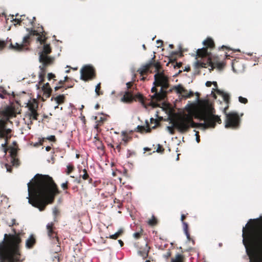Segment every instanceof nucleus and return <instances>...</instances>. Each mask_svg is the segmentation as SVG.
<instances>
[{"mask_svg": "<svg viewBox=\"0 0 262 262\" xmlns=\"http://www.w3.org/2000/svg\"><path fill=\"white\" fill-rule=\"evenodd\" d=\"M27 185L29 204L41 211L52 204L55 196L60 193L53 178L48 175L36 174Z\"/></svg>", "mask_w": 262, "mask_h": 262, "instance_id": "1", "label": "nucleus"}, {"mask_svg": "<svg viewBox=\"0 0 262 262\" xmlns=\"http://www.w3.org/2000/svg\"><path fill=\"white\" fill-rule=\"evenodd\" d=\"M242 232L243 243L250 262H262V223L250 219Z\"/></svg>", "mask_w": 262, "mask_h": 262, "instance_id": "2", "label": "nucleus"}, {"mask_svg": "<svg viewBox=\"0 0 262 262\" xmlns=\"http://www.w3.org/2000/svg\"><path fill=\"white\" fill-rule=\"evenodd\" d=\"M215 110L212 107H210L208 112L202 113L200 119L204 120V122L202 123H196L193 120V118L190 116L185 115L181 116L177 118L173 122V127L182 133L187 132L190 127H197L202 126L205 128L215 127L216 123L221 124L222 120L219 116L215 115Z\"/></svg>", "mask_w": 262, "mask_h": 262, "instance_id": "3", "label": "nucleus"}, {"mask_svg": "<svg viewBox=\"0 0 262 262\" xmlns=\"http://www.w3.org/2000/svg\"><path fill=\"white\" fill-rule=\"evenodd\" d=\"M13 234H5V241L0 244V262H20L19 245L21 242L20 233L15 229Z\"/></svg>", "mask_w": 262, "mask_h": 262, "instance_id": "4", "label": "nucleus"}, {"mask_svg": "<svg viewBox=\"0 0 262 262\" xmlns=\"http://www.w3.org/2000/svg\"><path fill=\"white\" fill-rule=\"evenodd\" d=\"M155 57L151 59L149 64H151V69L152 70L155 69L156 73L154 75V87L151 91L154 93L151 97L152 101L164 100L167 95L168 89L169 87V78L163 72H160L161 68L160 62H155Z\"/></svg>", "mask_w": 262, "mask_h": 262, "instance_id": "5", "label": "nucleus"}, {"mask_svg": "<svg viewBox=\"0 0 262 262\" xmlns=\"http://www.w3.org/2000/svg\"><path fill=\"white\" fill-rule=\"evenodd\" d=\"M203 61L198 60L195 62V67L196 69L202 68H207L210 66L211 68L210 71H212L215 68H217L219 70H222L225 67V63L221 61L218 56L213 55L211 53L209 55L202 58Z\"/></svg>", "mask_w": 262, "mask_h": 262, "instance_id": "6", "label": "nucleus"}, {"mask_svg": "<svg viewBox=\"0 0 262 262\" xmlns=\"http://www.w3.org/2000/svg\"><path fill=\"white\" fill-rule=\"evenodd\" d=\"M241 122V119L237 113L232 112L226 114L225 128L237 129L240 127Z\"/></svg>", "mask_w": 262, "mask_h": 262, "instance_id": "7", "label": "nucleus"}, {"mask_svg": "<svg viewBox=\"0 0 262 262\" xmlns=\"http://www.w3.org/2000/svg\"><path fill=\"white\" fill-rule=\"evenodd\" d=\"M42 50L39 53V60L43 65L50 66L54 61V58L49 56L52 52V48L50 44L45 43L43 44Z\"/></svg>", "mask_w": 262, "mask_h": 262, "instance_id": "8", "label": "nucleus"}, {"mask_svg": "<svg viewBox=\"0 0 262 262\" xmlns=\"http://www.w3.org/2000/svg\"><path fill=\"white\" fill-rule=\"evenodd\" d=\"M203 45L205 47L202 49H199L196 52V56L198 57L204 58L209 55L210 53L208 51V49H212L215 47V44L213 39L211 38H207L206 40L203 41Z\"/></svg>", "mask_w": 262, "mask_h": 262, "instance_id": "9", "label": "nucleus"}, {"mask_svg": "<svg viewBox=\"0 0 262 262\" xmlns=\"http://www.w3.org/2000/svg\"><path fill=\"white\" fill-rule=\"evenodd\" d=\"M80 79L87 81L94 79L96 77L95 69L90 66H84L80 70Z\"/></svg>", "mask_w": 262, "mask_h": 262, "instance_id": "10", "label": "nucleus"}, {"mask_svg": "<svg viewBox=\"0 0 262 262\" xmlns=\"http://www.w3.org/2000/svg\"><path fill=\"white\" fill-rule=\"evenodd\" d=\"M48 236L52 240L55 244L60 245L59 239L57 236V233L55 231V227L53 222L48 223L46 226Z\"/></svg>", "mask_w": 262, "mask_h": 262, "instance_id": "11", "label": "nucleus"}, {"mask_svg": "<svg viewBox=\"0 0 262 262\" xmlns=\"http://www.w3.org/2000/svg\"><path fill=\"white\" fill-rule=\"evenodd\" d=\"M172 90H175L178 94H181L182 96L185 98H190L193 96V92H188V91L181 84L173 86L172 89H170L168 90V91L171 92ZM168 92H167V93Z\"/></svg>", "mask_w": 262, "mask_h": 262, "instance_id": "12", "label": "nucleus"}, {"mask_svg": "<svg viewBox=\"0 0 262 262\" xmlns=\"http://www.w3.org/2000/svg\"><path fill=\"white\" fill-rule=\"evenodd\" d=\"M152 96H153V95L152 96H150V99L149 100V102L146 103L145 101L144 97H143V96L142 95H141V94L138 93V94L135 95V96H134V97L135 98H134V100H135V101L138 100L144 106H145L146 105H151V106H157L158 105L157 103L158 102L161 101L162 100L156 101H153L151 102L152 101L151 97Z\"/></svg>", "mask_w": 262, "mask_h": 262, "instance_id": "13", "label": "nucleus"}, {"mask_svg": "<svg viewBox=\"0 0 262 262\" xmlns=\"http://www.w3.org/2000/svg\"><path fill=\"white\" fill-rule=\"evenodd\" d=\"M232 67L235 73H240L244 71L245 67L243 62L239 59H235L232 62Z\"/></svg>", "mask_w": 262, "mask_h": 262, "instance_id": "14", "label": "nucleus"}, {"mask_svg": "<svg viewBox=\"0 0 262 262\" xmlns=\"http://www.w3.org/2000/svg\"><path fill=\"white\" fill-rule=\"evenodd\" d=\"M35 20V17H33V18L31 19L26 15H20V21H21V25H24L25 27H34L35 25L34 21Z\"/></svg>", "mask_w": 262, "mask_h": 262, "instance_id": "15", "label": "nucleus"}, {"mask_svg": "<svg viewBox=\"0 0 262 262\" xmlns=\"http://www.w3.org/2000/svg\"><path fill=\"white\" fill-rule=\"evenodd\" d=\"M134 98L132 91H126L121 100L123 102L130 103L133 102Z\"/></svg>", "mask_w": 262, "mask_h": 262, "instance_id": "16", "label": "nucleus"}, {"mask_svg": "<svg viewBox=\"0 0 262 262\" xmlns=\"http://www.w3.org/2000/svg\"><path fill=\"white\" fill-rule=\"evenodd\" d=\"M36 243V237L34 234H31L26 241L25 246L27 249H32Z\"/></svg>", "mask_w": 262, "mask_h": 262, "instance_id": "17", "label": "nucleus"}, {"mask_svg": "<svg viewBox=\"0 0 262 262\" xmlns=\"http://www.w3.org/2000/svg\"><path fill=\"white\" fill-rule=\"evenodd\" d=\"M10 42V45L9 46V48L11 50H12L16 52H23L26 51L24 48V46L22 45L21 43H18L17 42H15V43H13L11 42V39L9 41Z\"/></svg>", "mask_w": 262, "mask_h": 262, "instance_id": "18", "label": "nucleus"}, {"mask_svg": "<svg viewBox=\"0 0 262 262\" xmlns=\"http://www.w3.org/2000/svg\"><path fill=\"white\" fill-rule=\"evenodd\" d=\"M42 90L43 91L42 99L44 101L46 99L50 97L52 93V89L50 87L49 83H46L43 85Z\"/></svg>", "mask_w": 262, "mask_h": 262, "instance_id": "19", "label": "nucleus"}, {"mask_svg": "<svg viewBox=\"0 0 262 262\" xmlns=\"http://www.w3.org/2000/svg\"><path fill=\"white\" fill-rule=\"evenodd\" d=\"M151 64H149V62L142 66L138 70L137 72L140 74L141 76L146 75L148 72L152 73V71L151 69Z\"/></svg>", "mask_w": 262, "mask_h": 262, "instance_id": "20", "label": "nucleus"}, {"mask_svg": "<svg viewBox=\"0 0 262 262\" xmlns=\"http://www.w3.org/2000/svg\"><path fill=\"white\" fill-rule=\"evenodd\" d=\"M186 215L183 214L181 215V220L183 223V230L185 235L187 236V238L188 241H190L191 239V238L190 237V235L189 234L188 230V225L186 222H184V220L186 219Z\"/></svg>", "mask_w": 262, "mask_h": 262, "instance_id": "21", "label": "nucleus"}, {"mask_svg": "<svg viewBox=\"0 0 262 262\" xmlns=\"http://www.w3.org/2000/svg\"><path fill=\"white\" fill-rule=\"evenodd\" d=\"M48 66H45L42 64V66H40L39 67V68L41 71L39 74V83L40 84H41L45 81V78L46 73V68Z\"/></svg>", "mask_w": 262, "mask_h": 262, "instance_id": "22", "label": "nucleus"}, {"mask_svg": "<svg viewBox=\"0 0 262 262\" xmlns=\"http://www.w3.org/2000/svg\"><path fill=\"white\" fill-rule=\"evenodd\" d=\"M146 126H140L138 125L137 127V132H139L141 133H150L151 130V128L149 127V125L147 121H146Z\"/></svg>", "mask_w": 262, "mask_h": 262, "instance_id": "23", "label": "nucleus"}, {"mask_svg": "<svg viewBox=\"0 0 262 262\" xmlns=\"http://www.w3.org/2000/svg\"><path fill=\"white\" fill-rule=\"evenodd\" d=\"M31 42V38L28 36L27 35L24 36L23 39V42L21 43L22 45L24 46V48L26 51H28L29 48L28 46L30 45Z\"/></svg>", "mask_w": 262, "mask_h": 262, "instance_id": "24", "label": "nucleus"}, {"mask_svg": "<svg viewBox=\"0 0 262 262\" xmlns=\"http://www.w3.org/2000/svg\"><path fill=\"white\" fill-rule=\"evenodd\" d=\"M64 83L65 82L63 81V80H60L58 82L57 85L54 88L55 91H57L61 88H64L66 90H67L68 88H71L73 86V85H69L66 86V85H64Z\"/></svg>", "mask_w": 262, "mask_h": 262, "instance_id": "25", "label": "nucleus"}, {"mask_svg": "<svg viewBox=\"0 0 262 262\" xmlns=\"http://www.w3.org/2000/svg\"><path fill=\"white\" fill-rule=\"evenodd\" d=\"M28 107L30 112L37 111L38 107V104L36 101L33 102H29L28 103Z\"/></svg>", "mask_w": 262, "mask_h": 262, "instance_id": "26", "label": "nucleus"}, {"mask_svg": "<svg viewBox=\"0 0 262 262\" xmlns=\"http://www.w3.org/2000/svg\"><path fill=\"white\" fill-rule=\"evenodd\" d=\"M124 232V230L122 228L120 229L116 233L114 234H112L110 235L109 237H106L107 238H110L111 239H117L119 236L122 235Z\"/></svg>", "mask_w": 262, "mask_h": 262, "instance_id": "27", "label": "nucleus"}, {"mask_svg": "<svg viewBox=\"0 0 262 262\" xmlns=\"http://www.w3.org/2000/svg\"><path fill=\"white\" fill-rule=\"evenodd\" d=\"M82 172H83V174L80 175V177H81L84 180H88L90 184L92 183L93 180L92 178H90L86 169H83Z\"/></svg>", "mask_w": 262, "mask_h": 262, "instance_id": "28", "label": "nucleus"}, {"mask_svg": "<svg viewBox=\"0 0 262 262\" xmlns=\"http://www.w3.org/2000/svg\"><path fill=\"white\" fill-rule=\"evenodd\" d=\"M34 27H31V28H26V30L28 32L27 34L30 38L31 36H37L39 35V33L37 31L33 29Z\"/></svg>", "mask_w": 262, "mask_h": 262, "instance_id": "29", "label": "nucleus"}, {"mask_svg": "<svg viewBox=\"0 0 262 262\" xmlns=\"http://www.w3.org/2000/svg\"><path fill=\"white\" fill-rule=\"evenodd\" d=\"M184 256L181 254H178L176 255L174 258H172L171 262H184Z\"/></svg>", "mask_w": 262, "mask_h": 262, "instance_id": "30", "label": "nucleus"}, {"mask_svg": "<svg viewBox=\"0 0 262 262\" xmlns=\"http://www.w3.org/2000/svg\"><path fill=\"white\" fill-rule=\"evenodd\" d=\"M54 99L56 101L57 104L59 105L64 102L66 97L63 95H60L55 97Z\"/></svg>", "mask_w": 262, "mask_h": 262, "instance_id": "31", "label": "nucleus"}, {"mask_svg": "<svg viewBox=\"0 0 262 262\" xmlns=\"http://www.w3.org/2000/svg\"><path fill=\"white\" fill-rule=\"evenodd\" d=\"M29 116L30 120H37L38 119V113L37 111L29 112Z\"/></svg>", "mask_w": 262, "mask_h": 262, "instance_id": "32", "label": "nucleus"}, {"mask_svg": "<svg viewBox=\"0 0 262 262\" xmlns=\"http://www.w3.org/2000/svg\"><path fill=\"white\" fill-rule=\"evenodd\" d=\"M122 135L123 137L122 138V141L123 143H122L124 146H126L128 143V142L131 139V138L128 137L125 132H122Z\"/></svg>", "mask_w": 262, "mask_h": 262, "instance_id": "33", "label": "nucleus"}, {"mask_svg": "<svg viewBox=\"0 0 262 262\" xmlns=\"http://www.w3.org/2000/svg\"><path fill=\"white\" fill-rule=\"evenodd\" d=\"M96 145L97 146V148L99 149H103L104 145L101 141L99 139H97L95 141Z\"/></svg>", "mask_w": 262, "mask_h": 262, "instance_id": "34", "label": "nucleus"}, {"mask_svg": "<svg viewBox=\"0 0 262 262\" xmlns=\"http://www.w3.org/2000/svg\"><path fill=\"white\" fill-rule=\"evenodd\" d=\"M101 89V83H99L97 84L95 88V92L97 96H100L103 94V92L100 91Z\"/></svg>", "mask_w": 262, "mask_h": 262, "instance_id": "35", "label": "nucleus"}, {"mask_svg": "<svg viewBox=\"0 0 262 262\" xmlns=\"http://www.w3.org/2000/svg\"><path fill=\"white\" fill-rule=\"evenodd\" d=\"M74 166L72 164H69L67 166V174H70L74 170Z\"/></svg>", "mask_w": 262, "mask_h": 262, "instance_id": "36", "label": "nucleus"}, {"mask_svg": "<svg viewBox=\"0 0 262 262\" xmlns=\"http://www.w3.org/2000/svg\"><path fill=\"white\" fill-rule=\"evenodd\" d=\"M148 224L151 226L156 225L157 224V219L154 216H152V218L148 220Z\"/></svg>", "mask_w": 262, "mask_h": 262, "instance_id": "37", "label": "nucleus"}, {"mask_svg": "<svg viewBox=\"0 0 262 262\" xmlns=\"http://www.w3.org/2000/svg\"><path fill=\"white\" fill-rule=\"evenodd\" d=\"M150 123L154 124V125L152 127V128H156V127L160 125V122L157 119H155L154 118L150 119Z\"/></svg>", "mask_w": 262, "mask_h": 262, "instance_id": "38", "label": "nucleus"}, {"mask_svg": "<svg viewBox=\"0 0 262 262\" xmlns=\"http://www.w3.org/2000/svg\"><path fill=\"white\" fill-rule=\"evenodd\" d=\"M143 232V231L142 229H140V230L139 232L134 233L133 236L136 239H139L141 237Z\"/></svg>", "mask_w": 262, "mask_h": 262, "instance_id": "39", "label": "nucleus"}, {"mask_svg": "<svg viewBox=\"0 0 262 262\" xmlns=\"http://www.w3.org/2000/svg\"><path fill=\"white\" fill-rule=\"evenodd\" d=\"M223 98L224 100L227 103V104L229 103L230 101V96L228 94L226 93H223L222 95Z\"/></svg>", "mask_w": 262, "mask_h": 262, "instance_id": "40", "label": "nucleus"}, {"mask_svg": "<svg viewBox=\"0 0 262 262\" xmlns=\"http://www.w3.org/2000/svg\"><path fill=\"white\" fill-rule=\"evenodd\" d=\"M38 36V37L37 38V41H39L40 45L45 44L46 42L47 38L46 37L43 38L42 36H41L39 34Z\"/></svg>", "mask_w": 262, "mask_h": 262, "instance_id": "41", "label": "nucleus"}, {"mask_svg": "<svg viewBox=\"0 0 262 262\" xmlns=\"http://www.w3.org/2000/svg\"><path fill=\"white\" fill-rule=\"evenodd\" d=\"M238 100L241 103L244 104H246L248 102L247 99L242 96L238 97Z\"/></svg>", "mask_w": 262, "mask_h": 262, "instance_id": "42", "label": "nucleus"}, {"mask_svg": "<svg viewBox=\"0 0 262 262\" xmlns=\"http://www.w3.org/2000/svg\"><path fill=\"white\" fill-rule=\"evenodd\" d=\"M164 151V148L163 146L160 144H158V147L156 150V151L160 153H162Z\"/></svg>", "mask_w": 262, "mask_h": 262, "instance_id": "43", "label": "nucleus"}, {"mask_svg": "<svg viewBox=\"0 0 262 262\" xmlns=\"http://www.w3.org/2000/svg\"><path fill=\"white\" fill-rule=\"evenodd\" d=\"M56 77V76L55 74L50 73L48 74V80H51V79H53L54 81H56V80L55 79Z\"/></svg>", "mask_w": 262, "mask_h": 262, "instance_id": "44", "label": "nucleus"}, {"mask_svg": "<svg viewBox=\"0 0 262 262\" xmlns=\"http://www.w3.org/2000/svg\"><path fill=\"white\" fill-rule=\"evenodd\" d=\"M133 82H128L126 83V88H127V90L126 91H132L130 89H131V88L133 86Z\"/></svg>", "mask_w": 262, "mask_h": 262, "instance_id": "45", "label": "nucleus"}, {"mask_svg": "<svg viewBox=\"0 0 262 262\" xmlns=\"http://www.w3.org/2000/svg\"><path fill=\"white\" fill-rule=\"evenodd\" d=\"M69 182L67 181L65 183L61 184V186L64 190H66L68 188Z\"/></svg>", "mask_w": 262, "mask_h": 262, "instance_id": "46", "label": "nucleus"}, {"mask_svg": "<svg viewBox=\"0 0 262 262\" xmlns=\"http://www.w3.org/2000/svg\"><path fill=\"white\" fill-rule=\"evenodd\" d=\"M59 210L57 208L54 207L53 209V213L54 215L56 217L59 214Z\"/></svg>", "mask_w": 262, "mask_h": 262, "instance_id": "47", "label": "nucleus"}, {"mask_svg": "<svg viewBox=\"0 0 262 262\" xmlns=\"http://www.w3.org/2000/svg\"><path fill=\"white\" fill-rule=\"evenodd\" d=\"M167 128L170 134L173 135L174 134V130L173 126H167Z\"/></svg>", "mask_w": 262, "mask_h": 262, "instance_id": "48", "label": "nucleus"}, {"mask_svg": "<svg viewBox=\"0 0 262 262\" xmlns=\"http://www.w3.org/2000/svg\"><path fill=\"white\" fill-rule=\"evenodd\" d=\"M13 21L16 23V24H18L19 25H21V21H20V17L19 18H15L13 19Z\"/></svg>", "mask_w": 262, "mask_h": 262, "instance_id": "49", "label": "nucleus"}, {"mask_svg": "<svg viewBox=\"0 0 262 262\" xmlns=\"http://www.w3.org/2000/svg\"><path fill=\"white\" fill-rule=\"evenodd\" d=\"M47 139L52 141V142H55L56 141V138L55 136L51 135L48 137L47 138Z\"/></svg>", "mask_w": 262, "mask_h": 262, "instance_id": "50", "label": "nucleus"}, {"mask_svg": "<svg viewBox=\"0 0 262 262\" xmlns=\"http://www.w3.org/2000/svg\"><path fill=\"white\" fill-rule=\"evenodd\" d=\"M6 46V43L3 41L0 40V50L3 49Z\"/></svg>", "mask_w": 262, "mask_h": 262, "instance_id": "51", "label": "nucleus"}, {"mask_svg": "<svg viewBox=\"0 0 262 262\" xmlns=\"http://www.w3.org/2000/svg\"><path fill=\"white\" fill-rule=\"evenodd\" d=\"M1 129L3 130V131L4 133L5 137H6V135L10 134L11 132V130L10 129H4L3 128H1Z\"/></svg>", "mask_w": 262, "mask_h": 262, "instance_id": "52", "label": "nucleus"}, {"mask_svg": "<svg viewBox=\"0 0 262 262\" xmlns=\"http://www.w3.org/2000/svg\"><path fill=\"white\" fill-rule=\"evenodd\" d=\"M7 144V142L6 141L5 143L2 144V146L3 148V150H4L5 153L7 152V148H6Z\"/></svg>", "mask_w": 262, "mask_h": 262, "instance_id": "53", "label": "nucleus"}, {"mask_svg": "<svg viewBox=\"0 0 262 262\" xmlns=\"http://www.w3.org/2000/svg\"><path fill=\"white\" fill-rule=\"evenodd\" d=\"M10 155L14 158L16 155V152L14 149H12L10 152Z\"/></svg>", "mask_w": 262, "mask_h": 262, "instance_id": "54", "label": "nucleus"}, {"mask_svg": "<svg viewBox=\"0 0 262 262\" xmlns=\"http://www.w3.org/2000/svg\"><path fill=\"white\" fill-rule=\"evenodd\" d=\"M122 144V143H120V144H118L116 147H115V149H116L119 152L121 151V145Z\"/></svg>", "mask_w": 262, "mask_h": 262, "instance_id": "55", "label": "nucleus"}, {"mask_svg": "<svg viewBox=\"0 0 262 262\" xmlns=\"http://www.w3.org/2000/svg\"><path fill=\"white\" fill-rule=\"evenodd\" d=\"M148 251H145L144 252H142L141 253V255L143 256V257H146L147 256H148Z\"/></svg>", "mask_w": 262, "mask_h": 262, "instance_id": "56", "label": "nucleus"}, {"mask_svg": "<svg viewBox=\"0 0 262 262\" xmlns=\"http://www.w3.org/2000/svg\"><path fill=\"white\" fill-rule=\"evenodd\" d=\"M0 138H5L4 133L3 131V130L1 129V128H0Z\"/></svg>", "mask_w": 262, "mask_h": 262, "instance_id": "57", "label": "nucleus"}, {"mask_svg": "<svg viewBox=\"0 0 262 262\" xmlns=\"http://www.w3.org/2000/svg\"><path fill=\"white\" fill-rule=\"evenodd\" d=\"M212 83L211 81H207L206 82V85L207 87H210L212 85Z\"/></svg>", "mask_w": 262, "mask_h": 262, "instance_id": "58", "label": "nucleus"}, {"mask_svg": "<svg viewBox=\"0 0 262 262\" xmlns=\"http://www.w3.org/2000/svg\"><path fill=\"white\" fill-rule=\"evenodd\" d=\"M195 135L196 136V141L198 142H200V136L199 135V133L196 132V134H195Z\"/></svg>", "mask_w": 262, "mask_h": 262, "instance_id": "59", "label": "nucleus"}, {"mask_svg": "<svg viewBox=\"0 0 262 262\" xmlns=\"http://www.w3.org/2000/svg\"><path fill=\"white\" fill-rule=\"evenodd\" d=\"M133 152H131V151H130V150H128V151H127V158L130 157L132 156V154H133Z\"/></svg>", "mask_w": 262, "mask_h": 262, "instance_id": "60", "label": "nucleus"}, {"mask_svg": "<svg viewBox=\"0 0 262 262\" xmlns=\"http://www.w3.org/2000/svg\"><path fill=\"white\" fill-rule=\"evenodd\" d=\"M118 243L120 245L121 247H122L124 245L123 242L121 239L118 240Z\"/></svg>", "mask_w": 262, "mask_h": 262, "instance_id": "61", "label": "nucleus"}, {"mask_svg": "<svg viewBox=\"0 0 262 262\" xmlns=\"http://www.w3.org/2000/svg\"><path fill=\"white\" fill-rule=\"evenodd\" d=\"M69 79V77L68 76H66V77H64V79L63 80V81H64L66 82H67Z\"/></svg>", "mask_w": 262, "mask_h": 262, "instance_id": "62", "label": "nucleus"}, {"mask_svg": "<svg viewBox=\"0 0 262 262\" xmlns=\"http://www.w3.org/2000/svg\"><path fill=\"white\" fill-rule=\"evenodd\" d=\"M51 149V147L50 146H48L46 147V150L47 151H49Z\"/></svg>", "mask_w": 262, "mask_h": 262, "instance_id": "63", "label": "nucleus"}, {"mask_svg": "<svg viewBox=\"0 0 262 262\" xmlns=\"http://www.w3.org/2000/svg\"><path fill=\"white\" fill-rule=\"evenodd\" d=\"M228 106H227L224 108V114H225V115H226V114H228V113L226 112V111H227V110H228Z\"/></svg>", "mask_w": 262, "mask_h": 262, "instance_id": "64", "label": "nucleus"}]
</instances>
